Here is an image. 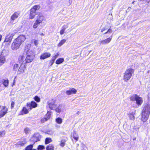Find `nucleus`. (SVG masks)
<instances>
[{
	"label": "nucleus",
	"mask_w": 150,
	"mask_h": 150,
	"mask_svg": "<svg viewBox=\"0 0 150 150\" xmlns=\"http://www.w3.org/2000/svg\"><path fill=\"white\" fill-rule=\"evenodd\" d=\"M34 57L33 52L30 51L29 53H27L25 55L24 54L20 55L18 58V61L20 63L25 64L29 63L33 61Z\"/></svg>",
	"instance_id": "obj_1"
},
{
	"label": "nucleus",
	"mask_w": 150,
	"mask_h": 150,
	"mask_svg": "<svg viewBox=\"0 0 150 150\" xmlns=\"http://www.w3.org/2000/svg\"><path fill=\"white\" fill-rule=\"evenodd\" d=\"M150 113V105L147 104L143 108L142 112V120L144 122L147 120Z\"/></svg>",
	"instance_id": "obj_2"
},
{
	"label": "nucleus",
	"mask_w": 150,
	"mask_h": 150,
	"mask_svg": "<svg viewBox=\"0 0 150 150\" xmlns=\"http://www.w3.org/2000/svg\"><path fill=\"white\" fill-rule=\"evenodd\" d=\"M40 8V6L39 5H36L33 7L30 10L29 16L30 19H32L34 18L36 15V11L39 10Z\"/></svg>",
	"instance_id": "obj_3"
},
{
	"label": "nucleus",
	"mask_w": 150,
	"mask_h": 150,
	"mask_svg": "<svg viewBox=\"0 0 150 150\" xmlns=\"http://www.w3.org/2000/svg\"><path fill=\"white\" fill-rule=\"evenodd\" d=\"M134 72V70L129 68L126 70L124 75L123 79L125 81H127L131 78L132 74Z\"/></svg>",
	"instance_id": "obj_4"
},
{
	"label": "nucleus",
	"mask_w": 150,
	"mask_h": 150,
	"mask_svg": "<svg viewBox=\"0 0 150 150\" xmlns=\"http://www.w3.org/2000/svg\"><path fill=\"white\" fill-rule=\"evenodd\" d=\"M15 35V33L14 32H10L9 33L6 35L4 42H8L10 44Z\"/></svg>",
	"instance_id": "obj_5"
},
{
	"label": "nucleus",
	"mask_w": 150,
	"mask_h": 150,
	"mask_svg": "<svg viewBox=\"0 0 150 150\" xmlns=\"http://www.w3.org/2000/svg\"><path fill=\"white\" fill-rule=\"evenodd\" d=\"M17 40H14L11 45V48L13 50H16L21 45L16 41Z\"/></svg>",
	"instance_id": "obj_6"
},
{
	"label": "nucleus",
	"mask_w": 150,
	"mask_h": 150,
	"mask_svg": "<svg viewBox=\"0 0 150 150\" xmlns=\"http://www.w3.org/2000/svg\"><path fill=\"white\" fill-rule=\"evenodd\" d=\"M18 71H17V74H21L23 73L25 71L26 68V65H25L23 63H21Z\"/></svg>",
	"instance_id": "obj_7"
},
{
	"label": "nucleus",
	"mask_w": 150,
	"mask_h": 150,
	"mask_svg": "<svg viewBox=\"0 0 150 150\" xmlns=\"http://www.w3.org/2000/svg\"><path fill=\"white\" fill-rule=\"evenodd\" d=\"M37 104L34 101H32L30 103H27L26 106L28 108L29 110H31L32 108H36L37 106Z\"/></svg>",
	"instance_id": "obj_8"
},
{
	"label": "nucleus",
	"mask_w": 150,
	"mask_h": 150,
	"mask_svg": "<svg viewBox=\"0 0 150 150\" xmlns=\"http://www.w3.org/2000/svg\"><path fill=\"white\" fill-rule=\"evenodd\" d=\"M26 38L25 35H19L15 40H17L16 41L21 45L25 40Z\"/></svg>",
	"instance_id": "obj_9"
},
{
	"label": "nucleus",
	"mask_w": 150,
	"mask_h": 150,
	"mask_svg": "<svg viewBox=\"0 0 150 150\" xmlns=\"http://www.w3.org/2000/svg\"><path fill=\"white\" fill-rule=\"evenodd\" d=\"M40 135L38 133H36L34 134L30 140L33 142L34 144L38 141L40 140Z\"/></svg>",
	"instance_id": "obj_10"
},
{
	"label": "nucleus",
	"mask_w": 150,
	"mask_h": 150,
	"mask_svg": "<svg viewBox=\"0 0 150 150\" xmlns=\"http://www.w3.org/2000/svg\"><path fill=\"white\" fill-rule=\"evenodd\" d=\"M71 25L69 23H67L66 25H64L62 26V29L60 31V34L62 35L63 34L65 33V30L69 27H72Z\"/></svg>",
	"instance_id": "obj_11"
},
{
	"label": "nucleus",
	"mask_w": 150,
	"mask_h": 150,
	"mask_svg": "<svg viewBox=\"0 0 150 150\" xmlns=\"http://www.w3.org/2000/svg\"><path fill=\"white\" fill-rule=\"evenodd\" d=\"M20 12L18 11L15 12L11 16L10 18L11 22L13 23L16 19L20 16Z\"/></svg>",
	"instance_id": "obj_12"
},
{
	"label": "nucleus",
	"mask_w": 150,
	"mask_h": 150,
	"mask_svg": "<svg viewBox=\"0 0 150 150\" xmlns=\"http://www.w3.org/2000/svg\"><path fill=\"white\" fill-rule=\"evenodd\" d=\"M51 55V54L49 52H44L41 55L40 59H45L50 57Z\"/></svg>",
	"instance_id": "obj_13"
},
{
	"label": "nucleus",
	"mask_w": 150,
	"mask_h": 150,
	"mask_svg": "<svg viewBox=\"0 0 150 150\" xmlns=\"http://www.w3.org/2000/svg\"><path fill=\"white\" fill-rule=\"evenodd\" d=\"M48 105L50 108L52 110L55 109L56 105L55 103V101L53 100H50L48 103Z\"/></svg>",
	"instance_id": "obj_14"
},
{
	"label": "nucleus",
	"mask_w": 150,
	"mask_h": 150,
	"mask_svg": "<svg viewBox=\"0 0 150 150\" xmlns=\"http://www.w3.org/2000/svg\"><path fill=\"white\" fill-rule=\"evenodd\" d=\"M8 109L5 106H3V108L0 109V118L3 117L7 112Z\"/></svg>",
	"instance_id": "obj_15"
},
{
	"label": "nucleus",
	"mask_w": 150,
	"mask_h": 150,
	"mask_svg": "<svg viewBox=\"0 0 150 150\" xmlns=\"http://www.w3.org/2000/svg\"><path fill=\"white\" fill-rule=\"evenodd\" d=\"M101 32L103 33L104 32V34H111L112 32V30L110 28L108 29L106 27H104L101 29Z\"/></svg>",
	"instance_id": "obj_16"
},
{
	"label": "nucleus",
	"mask_w": 150,
	"mask_h": 150,
	"mask_svg": "<svg viewBox=\"0 0 150 150\" xmlns=\"http://www.w3.org/2000/svg\"><path fill=\"white\" fill-rule=\"evenodd\" d=\"M112 39V37H109L104 40H102L100 42V44H102L103 45H105L109 43L111 41Z\"/></svg>",
	"instance_id": "obj_17"
},
{
	"label": "nucleus",
	"mask_w": 150,
	"mask_h": 150,
	"mask_svg": "<svg viewBox=\"0 0 150 150\" xmlns=\"http://www.w3.org/2000/svg\"><path fill=\"white\" fill-rule=\"evenodd\" d=\"M44 19V16L42 14H39L37 16L36 21L41 23Z\"/></svg>",
	"instance_id": "obj_18"
},
{
	"label": "nucleus",
	"mask_w": 150,
	"mask_h": 150,
	"mask_svg": "<svg viewBox=\"0 0 150 150\" xmlns=\"http://www.w3.org/2000/svg\"><path fill=\"white\" fill-rule=\"evenodd\" d=\"M55 111L58 113H60L61 112H64L65 110L64 106L62 105H60L55 109Z\"/></svg>",
	"instance_id": "obj_19"
},
{
	"label": "nucleus",
	"mask_w": 150,
	"mask_h": 150,
	"mask_svg": "<svg viewBox=\"0 0 150 150\" xmlns=\"http://www.w3.org/2000/svg\"><path fill=\"white\" fill-rule=\"evenodd\" d=\"M136 103L138 105H141L143 102V100L142 98L140 97L139 96H137L136 100Z\"/></svg>",
	"instance_id": "obj_20"
},
{
	"label": "nucleus",
	"mask_w": 150,
	"mask_h": 150,
	"mask_svg": "<svg viewBox=\"0 0 150 150\" xmlns=\"http://www.w3.org/2000/svg\"><path fill=\"white\" fill-rule=\"evenodd\" d=\"M77 91L74 88H70L66 91V93L68 95H70L72 94H75L76 93Z\"/></svg>",
	"instance_id": "obj_21"
},
{
	"label": "nucleus",
	"mask_w": 150,
	"mask_h": 150,
	"mask_svg": "<svg viewBox=\"0 0 150 150\" xmlns=\"http://www.w3.org/2000/svg\"><path fill=\"white\" fill-rule=\"evenodd\" d=\"M30 44H28L26 45L25 47V50H24V53L23 54H25V53H26V54L27 53H29L30 52L32 51L30 50Z\"/></svg>",
	"instance_id": "obj_22"
},
{
	"label": "nucleus",
	"mask_w": 150,
	"mask_h": 150,
	"mask_svg": "<svg viewBox=\"0 0 150 150\" xmlns=\"http://www.w3.org/2000/svg\"><path fill=\"white\" fill-rule=\"evenodd\" d=\"M5 62V57L2 55V53L1 54L0 57V66L4 64Z\"/></svg>",
	"instance_id": "obj_23"
},
{
	"label": "nucleus",
	"mask_w": 150,
	"mask_h": 150,
	"mask_svg": "<svg viewBox=\"0 0 150 150\" xmlns=\"http://www.w3.org/2000/svg\"><path fill=\"white\" fill-rule=\"evenodd\" d=\"M28 110H29L28 109H27L26 107H24L23 108L20 115H23V114H25L28 113L29 112Z\"/></svg>",
	"instance_id": "obj_24"
},
{
	"label": "nucleus",
	"mask_w": 150,
	"mask_h": 150,
	"mask_svg": "<svg viewBox=\"0 0 150 150\" xmlns=\"http://www.w3.org/2000/svg\"><path fill=\"white\" fill-rule=\"evenodd\" d=\"M54 146L52 144H49L46 148L47 150H54Z\"/></svg>",
	"instance_id": "obj_25"
},
{
	"label": "nucleus",
	"mask_w": 150,
	"mask_h": 150,
	"mask_svg": "<svg viewBox=\"0 0 150 150\" xmlns=\"http://www.w3.org/2000/svg\"><path fill=\"white\" fill-rule=\"evenodd\" d=\"M41 23H40L38 22L36 20L35 21V22L34 23L33 28H34L36 29V28L38 26L40 25V24Z\"/></svg>",
	"instance_id": "obj_26"
},
{
	"label": "nucleus",
	"mask_w": 150,
	"mask_h": 150,
	"mask_svg": "<svg viewBox=\"0 0 150 150\" xmlns=\"http://www.w3.org/2000/svg\"><path fill=\"white\" fill-rule=\"evenodd\" d=\"M66 41V40L64 39L62 40L57 45V46L59 47H61L65 43Z\"/></svg>",
	"instance_id": "obj_27"
},
{
	"label": "nucleus",
	"mask_w": 150,
	"mask_h": 150,
	"mask_svg": "<svg viewBox=\"0 0 150 150\" xmlns=\"http://www.w3.org/2000/svg\"><path fill=\"white\" fill-rule=\"evenodd\" d=\"M64 61V59L63 58H60L58 59L56 62V63L57 64H59L61 63Z\"/></svg>",
	"instance_id": "obj_28"
},
{
	"label": "nucleus",
	"mask_w": 150,
	"mask_h": 150,
	"mask_svg": "<svg viewBox=\"0 0 150 150\" xmlns=\"http://www.w3.org/2000/svg\"><path fill=\"white\" fill-rule=\"evenodd\" d=\"M52 142L51 139L50 137L47 138L45 140V144H47Z\"/></svg>",
	"instance_id": "obj_29"
},
{
	"label": "nucleus",
	"mask_w": 150,
	"mask_h": 150,
	"mask_svg": "<svg viewBox=\"0 0 150 150\" xmlns=\"http://www.w3.org/2000/svg\"><path fill=\"white\" fill-rule=\"evenodd\" d=\"M3 85L6 87L8 86V85L9 81L7 79L3 80Z\"/></svg>",
	"instance_id": "obj_30"
},
{
	"label": "nucleus",
	"mask_w": 150,
	"mask_h": 150,
	"mask_svg": "<svg viewBox=\"0 0 150 150\" xmlns=\"http://www.w3.org/2000/svg\"><path fill=\"white\" fill-rule=\"evenodd\" d=\"M56 122L58 124H61L62 123V119L59 117L57 118L55 120Z\"/></svg>",
	"instance_id": "obj_31"
},
{
	"label": "nucleus",
	"mask_w": 150,
	"mask_h": 150,
	"mask_svg": "<svg viewBox=\"0 0 150 150\" xmlns=\"http://www.w3.org/2000/svg\"><path fill=\"white\" fill-rule=\"evenodd\" d=\"M27 141L26 139H24L23 141L20 142H19V144L21 146H23L24 144H26Z\"/></svg>",
	"instance_id": "obj_32"
},
{
	"label": "nucleus",
	"mask_w": 150,
	"mask_h": 150,
	"mask_svg": "<svg viewBox=\"0 0 150 150\" xmlns=\"http://www.w3.org/2000/svg\"><path fill=\"white\" fill-rule=\"evenodd\" d=\"M137 96V95L136 94H134L132 95L130 97V100L132 101L135 100Z\"/></svg>",
	"instance_id": "obj_33"
},
{
	"label": "nucleus",
	"mask_w": 150,
	"mask_h": 150,
	"mask_svg": "<svg viewBox=\"0 0 150 150\" xmlns=\"http://www.w3.org/2000/svg\"><path fill=\"white\" fill-rule=\"evenodd\" d=\"M33 147V144H30L26 146L25 149V150H32Z\"/></svg>",
	"instance_id": "obj_34"
},
{
	"label": "nucleus",
	"mask_w": 150,
	"mask_h": 150,
	"mask_svg": "<svg viewBox=\"0 0 150 150\" xmlns=\"http://www.w3.org/2000/svg\"><path fill=\"white\" fill-rule=\"evenodd\" d=\"M19 66L18 64H14L13 66V70L15 71H16L18 69Z\"/></svg>",
	"instance_id": "obj_35"
},
{
	"label": "nucleus",
	"mask_w": 150,
	"mask_h": 150,
	"mask_svg": "<svg viewBox=\"0 0 150 150\" xmlns=\"http://www.w3.org/2000/svg\"><path fill=\"white\" fill-rule=\"evenodd\" d=\"M130 119L133 120L134 119V114L132 113H130L128 115Z\"/></svg>",
	"instance_id": "obj_36"
},
{
	"label": "nucleus",
	"mask_w": 150,
	"mask_h": 150,
	"mask_svg": "<svg viewBox=\"0 0 150 150\" xmlns=\"http://www.w3.org/2000/svg\"><path fill=\"white\" fill-rule=\"evenodd\" d=\"M59 53H57L55 55V56L54 57H53L52 58V62H54V61H55V59L57 58L58 56L59 55Z\"/></svg>",
	"instance_id": "obj_37"
},
{
	"label": "nucleus",
	"mask_w": 150,
	"mask_h": 150,
	"mask_svg": "<svg viewBox=\"0 0 150 150\" xmlns=\"http://www.w3.org/2000/svg\"><path fill=\"white\" fill-rule=\"evenodd\" d=\"M34 99L37 102H40V98L37 96H35L34 97Z\"/></svg>",
	"instance_id": "obj_38"
},
{
	"label": "nucleus",
	"mask_w": 150,
	"mask_h": 150,
	"mask_svg": "<svg viewBox=\"0 0 150 150\" xmlns=\"http://www.w3.org/2000/svg\"><path fill=\"white\" fill-rule=\"evenodd\" d=\"M51 115V112L50 111L48 112L46 115V116L47 117L46 118L47 119H49L50 118V117Z\"/></svg>",
	"instance_id": "obj_39"
},
{
	"label": "nucleus",
	"mask_w": 150,
	"mask_h": 150,
	"mask_svg": "<svg viewBox=\"0 0 150 150\" xmlns=\"http://www.w3.org/2000/svg\"><path fill=\"white\" fill-rule=\"evenodd\" d=\"M45 149V146H44L40 145L38 146V150H43Z\"/></svg>",
	"instance_id": "obj_40"
},
{
	"label": "nucleus",
	"mask_w": 150,
	"mask_h": 150,
	"mask_svg": "<svg viewBox=\"0 0 150 150\" xmlns=\"http://www.w3.org/2000/svg\"><path fill=\"white\" fill-rule=\"evenodd\" d=\"M30 131L29 128L28 127L25 128L24 129V131L25 133L26 134L29 133Z\"/></svg>",
	"instance_id": "obj_41"
},
{
	"label": "nucleus",
	"mask_w": 150,
	"mask_h": 150,
	"mask_svg": "<svg viewBox=\"0 0 150 150\" xmlns=\"http://www.w3.org/2000/svg\"><path fill=\"white\" fill-rule=\"evenodd\" d=\"M65 141L64 140H62L61 141V143L60 144V145L62 147H63L65 144Z\"/></svg>",
	"instance_id": "obj_42"
},
{
	"label": "nucleus",
	"mask_w": 150,
	"mask_h": 150,
	"mask_svg": "<svg viewBox=\"0 0 150 150\" xmlns=\"http://www.w3.org/2000/svg\"><path fill=\"white\" fill-rule=\"evenodd\" d=\"M48 120L47 119V118L45 117L44 118H42L41 120V122L42 123H43L47 121Z\"/></svg>",
	"instance_id": "obj_43"
},
{
	"label": "nucleus",
	"mask_w": 150,
	"mask_h": 150,
	"mask_svg": "<svg viewBox=\"0 0 150 150\" xmlns=\"http://www.w3.org/2000/svg\"><path fill=\"white\" fill-rule=\"evenodd\" d=\"M5 132L4 131L0 132V137L4 136L5 135Z\"/></svg>",
	"instance_id": "obj_44"
},
{
	"label": "nucleus",
	"mask_w": 150,
	"mask_h": 150,
	"mask_svg": "<svg viewBox=\"0 0 150 150\" xmlns=\"http://www.w3.org/2000/svg\"><path fill=\"white\" fill-rule=\"evenodd\" d=\"M15 102L14 101H12L11 103V109L13 108L14 107V105H15Z\"/></svg>",
	"instance_id": "obj_45"
},
{
	"label": "nucleus",
	"mask_w": 150,
	"mask_h": 150,
	"mask_svg": "<svg viewBox=\"0 0 150 150\" xmlns=\"http://www.w3.org/2000/svg\"><path fill=\"white\" fill-rule=\"evenodd\" d=\"M73 137L74 139L76 140V141H77L79 138V136H77L76 137H75L74 135Z\"/></svg>",
	"instance_id": "obj_46"
},
{
	"label": "nucleus",
	"mask_w": 150,
	"mask_h": 150,
	"mask_svg": "<svg viewBox=\"0 0 150 150\" xmlns=\"http://www.w3.org/2000/svg\"><path fill=\"white\" fill-rule=\"evenodd\" d=\"M52 61H53L52 59H51V60L50 61V66H52L54 62H54H52Z\"/></svg>",
	"instance_id": "obj_47"
},
{
	"label": "nucleus",
	"mask_w": 150,
	"mask_h": 150,
	"mask_svg": "<svg viewBox=\"0 0 150 150\" xmlns=\"http://www.w3.org/2000/svg\"><path fill=\"white\" fill-rule=\"evenodd\" d=\"M34 44L35 45H37L38 44V40H35L34 41Z\"/></svg>",
	"instance_id": "obj_48"
},
{
	"label": "nucleus",
	"mask_w": 150,
	"mask_h": 150,
	"mask_svg": "<svg viewBox=\"0 0 150 150\" xmlns=\"http://www.w3.org/2000/svg\"><path fill=\"white\" fill-rule=\"evenodd\" d=\"M2 38V35L0 34V41H1V40Z\"/></svg>",
	"instance_id": "obj_49"
},
{
	"label": "nucleus",
	"mask_w": 150,
	"mask_h": 150,
	"mask_svg": "<svg viewBox=\"0 0 150 150\" xmlns=\"http://www.w3.org/2000/svg\"><path fill=\"white\" fill-rule=\"evenodd\" d=\"M68 30H69V32H71L72 30V29H69Z\"/></svg>",
	"instance_id": "obj_50"
},
{
	"label": "nucleus",
	"mask_w": 150,
	"mask_h": 150,
	"mask_svg": "<svg viewBox=\"0 0 150 150\" xmlns=\"http://www.w3.org/2000/svg\"><path fill=\"white\" fill-rule=\"evenodd\" d=\"M142 66H144V64H142Z\"/></svg>",
	"instance_id": "obj_51"
},
{
	"label": "nucleus",
	"mask_w": 150,
	"mask_h": 150,
	"mask_svg": "<svg viewBox=\"0 0 150 150\" xmlns=\"http://www.w3.org/2000/svg\"><path fill=\"white\" fill-rule=\"evenodd\" d=\"M32 150H36V149H32Z\"/></svg>",
	"instance_id": "obj_52"
},
{
	"label": "nucleus",
	"mask_w": 150,
	"mask_h": 150,
	"mask_svg": "<svg viewBox=\"0 0 150 150\" xmlns=\"http://www.w3.org/2000/svg\"><path fill=\"white\" fill-rule=\"evenodd\" d=\"M13 85L14 84V82H13Z\"/></svg>",
	"instance_id": "obj_53"
},
{
	"label": "nucleus",
	"mask_w": 150,
	"mask_h": 150,
	"mask_svg": "<svg viewBox=\"0 0 150 150\" xmlns=\"http://www.w3.org/2000/svg\"><path fill=\"white\" fill-rule=\"evenodd\" d=\"M1 106H0V109H1Z\"/></svg>",
	"instance_id": "obj_54"
},
{
	"label": "nucleus",
	"mask_w": 150,
	"mask_h": 150,
	"mask_svg": "<svg viewBox=\"0 0 150 150\" xmlns=\"http://www.w3.org/2000/svg\"><path fill=\"white\" fill-rule=\"evenodd\" d=\"M42 35H43V33L42 34Z\"/></svg>",
	"instance_id": "obj_55"
},
{
	"label": "nucleus",
	"mask_w": 150,
	"mask_h": 150,
	"mask_svg": "<svg viewBox=\"0 0 150 150\" xmlns=\"http://www.w3.org/2000/svg\"><path fill=\"white\" fill-rule=\"evenodd\" d=\"M42 35H43V33L42 34Z\"/></svg>",
	"instance_id": "obj_56"
}]
</instances>
